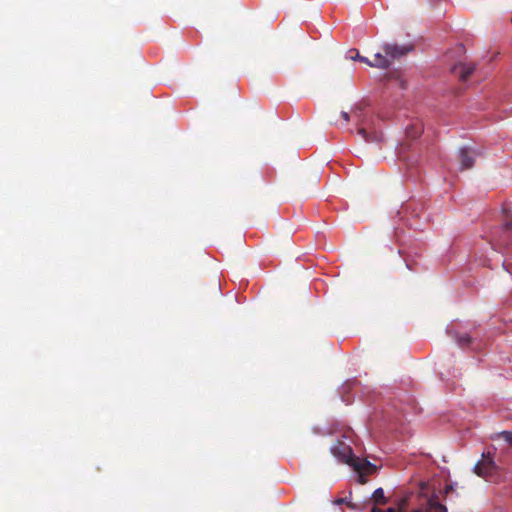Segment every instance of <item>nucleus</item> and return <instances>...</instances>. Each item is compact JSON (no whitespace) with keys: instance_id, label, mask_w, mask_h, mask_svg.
<instances>
[{"instance_id":"obj_1","label":"nucleus","mask_w":512,"mask_h":512,"mask_svg":"<svg viewBox=\"0 0 512 512\" xmlns=\"http://www.w3.org/2000/svg\"><path fill=\"white\" fill-rule=\"evenodd\" d=\"M412 48L413 47L411 45L399 46L397 44L386 43L383 45V51L385 52L386 56L382 55L381 53H376L374 55V59L371 61L367 57L361 56L357 50L353 49L349 51V58L351 60H358L360 62L366 63L371 67L387 69L391 65V60L388 57L391 59H398L410 52Z\"/></svg>"},{"instance_id":"obj_2","label":"nucleus","mask_w":512,"mask_h":512,"mask_svg":"<svg viewBox=\"0 0 512 512\" xmlns=\"http://www.w3.org/2000/svg\"><path fill=\"white\" fill-rule=\"evenodd\" d=\"M497 248L500 249L502 254H511L510 247L512 246V214H507L505 222L502 227V232L496 243Z\"/></svg>"},{"instance_id":"obj_3","label":"nucleus","mask_w":512,"mask_h":512,"mask_svg":"<svg viewBox=\"0 0 512 512\" xmlns=\"http://www.w3.org/2000/svg\"><path fill=\"white\" fill-rule=\"evenodd\" d=\"M331 453L341 462L347 463L352 466L353 461L356 457H354L352 453L351 447L346 444L344 441L337 440L331 446Z\"/></svg>"},{"instance_id":"obj_4","label":"nucleus","mask_w":512,"mask_h":512,"mask_svg":"<svg viewBox=\"0 0 512 512\" xmlns=\"http://www.w3.org/2000/svg\"><path fill=\"white\" fill-rule=\"evenodd\" d=\"M497 470V466L494 460L488 455H482V459L479 460L474 466V473L482 478H488L492 476Z\"/></svg>"},{"instance_id":"obj_5","label":"nucleus","mask_w":512,"mask_h":512,"mask_svg":"<svg viewBox=\"0 0 512 512\" xmlns=\"http://www.w3.org/2000/svg\"><path fill=\"white\" fill-rule=\"evenodd\" d=\"M352 467L358 473L359 481L362 484L366 482L365 475L371 474L376 470L375 465H373L367 460H361L359 458H355V460L352 463Z\"/></svg>"},{"instance_id":"obj_6","label":"nucleus","mask_w":512,"mask_h":512,"mask_svg":"<svg viewBox=\"0 0 512 512\" xmlns=\"http://www.w3.org/2000/svg\"><path fill=\"white\" fill-rule=\"evenodd\" d=\"M475 70V65L472 63H457L452 67V72L459 78L460 81H466Z\"/></svg>"},{"instance_id":"obj_7","label":"nucleus","mask_w":512,"mask_h":512,"mask_svg":"<svg viewBox=\"0 0 512 512\" xmlns=\"http://www.w3.org/2000/svg\"><path fill=\"white\" fill-rule=\"evenodd\" d=\"M460 170H467L474 166L475 153L469 148H461L459 151Z\"/></svg>"},{"instance_id":"obj_8","label":"nucleus","mask_w":512,"mask_h":512,"mask_svg":"<svg viewBox=\"0 0 512 512\" xmlns=\"http://www.w3.org/2000/svg\"><path fill=\"white\" fill-rule=\"evenodd\" d=\"M358 134L366 142H381L383 140V133L381 131L368 132L364 127L358 129Z\"/></svg>"},{"instance_id":"obj_9","label":"nucleus","mask_w":512,"mask_h":512,"mask_svg":"<svg viewBox=\"0 0 512 512\" xmlns=\"http://www.w3.org/2000/svg\"><path fill=\"white\" fill-rule=\"evenodd\" d=\"M413 512H447V508L439 503L436 498H431L428 500L427 507L424 510H414Z\"/></svg>"},{"instance_id":"obj_10","label":"nucleus","mask_w":512,"mask_h":512,"mask_svg":"<svg viewBox=\"0 0 512 512\" xmlns=\"http://www.w3.org/2000/svg\"><path fill=\"white\" fill-rule=\"evenodd\" d=\"M408 505L407 498H402L398 501L397 508L389 507L384 510V512H406V508Z\"/></svg>"},{"instance_id":"obj_11","label":"nucleus","mask_w":512,"mask_h":512,"mask_svg":"<svg viewBox=\"0 0 512 512\" xmlns=\"http://www.w3.org/2000/svg\"><path fill=\"white\" fill-rule=\"evenodd\" d=\"M453 337L455 338L457 344L462 348L469 346L472 342V339L468 334H455Z\"/></svg>"},{"instance_id":"obj_12","label":"nucleus","mask_w":512,"mask_h":512,"mask_svg":"<svg viewBox=\"0 0 512 512\" xmlns=\"http://www.w3.org/2000/svg\"><path fill=\"white\" fill-rule=\"evenodd\" d=\"M372 498L375 502V504H386L387 503V499L384 495V491L382 488H378L374 491L373 495H372Z\"/></svg>"},{"instance_id":"obj_13","label":"nucleus","mask_w":512,"mask_h":512,"mask_svg":"<svg viewBox=\"0 0 512 512\" xmlns=\"http://www.w3.org/2000/svg\"><path fill=\"white\" fill-rule=\"evenodd\" d=\"M498 436L512 446V431H501Z\"/></svg>"},{"instance_id":"obj_14","label":"nucleus","mask_w":512,"mask_h":512,"mask_svg":"<svg viewBox=\"0 0 512 512\" xmlns=\"http://www.w3.org/2000/svg\"><path fill=\"white\" fill-rule=\"evenodd\" d=\"M503 267L506 269L508 273L512 275V263L507 262L506 260L503 262Z\"/></svg>"},{"instance_id":"obj_15","label":"nucleus","mask_w":512,"mask_h":512,"mask_svg":"<svg viewBox=\"0 0 512 512\" xmlns=\"http://www.w3.org/2000/svg\"><path fill=\"white\" fill-rule=\"evenodd\" d=\"M341 117L344 119V121L347 123L350 120V116L347 112H341Z\"/></svg>"},{"instance_id":"obj_16","label":"nucleus","mask_w":512,"mask_h":512,"mask_svg":"<svg viewBox=\"0 0 512 512\" xmlns=\"http://www.w3.org/2000/svg\"><path fill=\"white\" fill-rule=\"evenodd\" d=\"M372 512H384V510L378 507H373Z\"/></svg>"},{"instance_id":"obj_17","label":"nucleus","mask_w":512,"mask_h":512,"mask_svg":"<svg viewBox=\"0 0 512 512\" xmlns=\"http://www.w3.org/2000/svg\"><path fill=\"white\" fill-rule=\"evenodd\" d=\"M342 502H343V499L337 500V503H339V504L342 503Z\"/></svg>"},{"instance_id":"obj_18","label":"nucleus","mask_w":512,"mask_h":512,"mask_svg":"<svg viewBox=\"0 0 512 512\" xmlns=\"http://www.w3.org/2000/svg\"><path fill=\"white\" fill-rule=\"evenodd\" d=\"M451 489L450 486H447L446 492H448Z\"/></svg>"}]
</instances>
